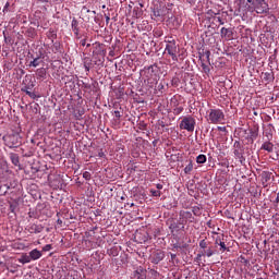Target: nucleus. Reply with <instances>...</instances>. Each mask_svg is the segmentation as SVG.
<instances>
[{
  "mask_svg": "<svg viewBox=\"0 0 279 279\" xmlns=\"http://www.w3.org/2000/svg\"><path fill=\"white\" fill-rule=\"evenodd\" d=\"M247 3L253 5V10L256 14H269V3L267 0H246Z\"/></svg>",
  "mask_w": 279,
  "mask_h": 279,
  "instance_id": "nucleus-1",
  "label": "nucleus"
},
{
  "mask_svg": "<svg viewBox=\"0 0 279 279\" xmlns=\"http://www.w3.org/2000/svg\"><path fill=\"white\" fill-rule=\"evenodd\" d=\"M3 141H4V145L7 147H10V149H14L16 147H21L22 145V138H21V135L19 134H11V135H5L3 137Z\"/></svg>",
  "mask_w": 279,
  "mask_h": 279,
  "instance_id": "nucleus-2",
  "label": "nucleus"
},
{
  "mask_svg": "<svg viewBox=\"0 0 279 279\" xmlns=\"http://www.w3.org/2000/svg\"><path fill=\"white\" fill-rule=\"evenodd\" d=\"M180 130H186V132H195V118L187 116L184 117L179 125Z\"/></svg>",
  "mask_w": 279,
  "mask_h": 279,
  "instance_id": "nucleus-3",
  "label": "nucleus"
},
{
  "mask_svg": "<svg viewBox=\"0 0 279 279\" xmlns=\"http://www.w3.org/2000/svg\"><path fill=\"white\" fill-rule=\"evenodd\" d=\"M208 117L210 123L214 124L221 123V121L226 120V114H223L221 109H210Z\"/></svg>",
  "mask_w": 279,
  "mask_h": 279,
  "instance_id": "nucleus-4",
  "label": "nucleus"
},
{
  "mask_svg": "<svg viewBox=\"0 0 279 279\" xmlns=\"http://www.w3.org/2000/svg\"><path fill=\"white\" fill-rule=\"evenodd\" d=\"M178 44H175V40H170L166 45V53L170 56L173 60V62H178Z\"/></svg>",
  "mask_w": 279,
  "mask_h": 279,
  "instance_id": "nucleus-5",
  "label": "nucleus"
},
{
  "mask_svg": "<svg viewBox=\"0 0 279 279\" xmlns=\"http://www.w3.org/2000/svg\"><path fill=\"white\" fill-rule=\"evenodd\" d=\"M149 260L154 265H158V263H160L161 260H165V252L160 250L154 251L150 254Z\"/></svg>",
  "mask_w": 279,
  "mask_h": 279,
  "instance_id": "nucleus-6",
  "label": "nucleus"
},
{
  "mask_svg": "<svg viewBox=\"0 0 279 279\" xmlns=\"http://www.w3.org/2000/svg\"><path fill=\"white\" fill-rule=\"evenodd\" d=\"M132 279H147V269L143 268V266L137 267L132 274Z\"/></svg>",
  "mask_w": 279,
  "mask_h": 279,
  "instance_id": "nucleus-7",
  "label": "nucleus"
},
{
  "mask_svg": "<svg viewBox=\"0 0 279 279\" xmlns=\"http://www.w3.org/2000/svg\"><path fill=\"white\" fill-rule=\"evenodd\" d=\"M32 88H34V82H32V76L26 75L25 80L23 81V87L21 88V90L22 93H25L27 95V93H29Z\"/></svg>",
  "mask_w": 279,
  "mask_h": 279,
  "instance_id": "nucleus-8",
  "label": "nucleus"
},
{
  "mask_svg": "<svg viewBox=\"0 0 279 279\" xmlns=\"http://www.w3.org/2000/svg\"><path fill=\"white\" fill-rule=\"evenodd\" d=\"M234 157L239 160L240 165L245 167V148L242 149H234L233 150Z\"/></svg>",
  "mask_w": 279,
  "mask_h": 279,
  "instance_id": "nucleus-9",
  "label": "nucleus"
},
{
  "mask_svg": "<svg viewBox=\"0 0 279 279\" xmlns=\"http://www.w3.org/2000/svg\"><path fill=\"white\" fill-rule=\"evenodd\" d=\"M43 230H45V227L43 225H36V223H31L27 229L29 234H40Z\"/></svg>",
  "mask_w": 279,
  "mask_h": 279,
  "instance_id": "nucleus-10",
  "label": "nucleus"
},
{
  "mask_svg": "<svg viewBox=\"0 0 279 279\" xmlns=\"http://www.w3.org/2000/svg\"><path fill=\"white\" fill-rule=\"evenodd\" d=\"M135 241L136 243H147V241H149V233L148 232H144V233H136L135 234Z\"/></svg>",
  "mask_w": 279,
  "mask_h": 279,
  "instance_id": "nucleus-11",
  "label": "nucleus"
},
{
  "mask_svg": "<svg viewBox=\"0 0 279 279\" xmlns=\"http://www.w3.org/2000/svg\"><path fill=\"white\" fill-rule=\"evenodd\" d=\"M36 77L39 80V82H45L47 80V69L39 68L36 70Z\"/></svg>",
  "mask_w": 279,
  "mask_h": 279,
  "instance_id": "nucleus-12",
  "label": "nucleus"
},
{
  "mask_svg": "<svg viewBox=\"0 0 279 279\" xmlns=\"http://www.w3.org/2000/svg\"><path fill=\"white\" fill-rule=\"evenodd\" d=\"M220 36L221 38H228L229 40H231V38H233L234 36V33L232 32V28L222 27L220 31Z\"/></svg>",
  "mask_w": 279,
  "mask_h": 279,
  "instance_id": "nucleus-13",
  "label": "nucleus"
},
{
  "mask_svg": "<svg viewBox=\"0 0 279 279\" xmlns=\"http://www.w3.org/2000/svg\"><path fill=\"white\" fill-rule=\"evenodd\" d=\"M72 31L74 32V35L76 36L77 39H80V22L75 17L72 20L71 24Z\"/></svg>",
  "mask_w": 279,
  "mask_h": 279,
  "instance_id": "nucleus-14",
  "label": "nucleus"
},
{
  "mask_svg": "<svg viewBox=\"0 0 279 279\" xmlns=\"http://www.w3.org/2000/svg\"><path fill=\"white\" fill-rule=\"evenodd\" d=\"M28 256H31V260H38L39 258H43V252L35 248L28 253Z\"/></svg>",
  "mask_w": 279,
  "mask_h": 279,
  "instance_id": "nucleus-15",
  "label": "nucleus"
},
{
  "mask_svg": "<svg viewBox=\"0 0 279 279\" xmlns=\"http://www.w3.org/2000/svg\"><path fill=\"white\" fill-rule=\"evenodd\" d=\"M9 157H10L12 165H14V167H21V160L19 158V154L10 153Z\"/></svg>",
  "mask_w": 279,
  "mask_h": 279,
  "instance_id": "nucleus-16",
  "label": "nucleus"
},
{
  "mask_svg": "<svg viewBox=\"0 0 279 279\" xmlns=\"http://www.w3.org/2000/svg\"><path fill=\"white\" fill-rule=\"evenodd\" d=\"M260 149H263L264 151H268V154H271L274 153V143L271 142H265Z\"/></svg>",
  "mask_w": 279,
  "mask_h": 279,
  "instance_id": "nucleus-17",
  "label": "nucleus"
},
{
  "mask_svg": "<svg viewBox=\"0 0 279 279\" xmlns=\"http://www.w3.org/2000/svg\"><path fill=\"white\" fill-rule=\"evenodd\" d=\"M46 36L49 40H51V43H53V40H56V38H58V33L56 32V29L50 28L47 33Z\"/></svg>",
  "mask_w": 279,
  "mask_h": 279,
  "instance_id": "nucleus-18",
  "label": "nucleus"
},
{
  "mask_svg": "<svg viewBox=\"0 0 279 279\" xmlns=\"http://www.w3.org/2000/svg\"><path fill=\"white\" fill-rule=\"evenodd\" d=\"M216 250H213V246H209L208 248L201 250V253H203V256H207V258H210V256H214L216 253Z\"/></svg>",
  "mask_w": 279,
  "mask_h": 279,
  "instance_id": "nucleus-19",
  "label": "nucleus"
},
{
  "mask_svg": "<svg viewBox=\"0 0 279 279\" xmlns=\"http://www.w3.org/2000/svg\"><path fill=\"white\" fill-rule=\"evenodd\" d=\"M40 64H43V58L36 57L33 58V61L29 62L28 66H34L36 69V66H40Z\"/></svg>",
  "mask_w": 279,
  "mask_h": 279,
  "instance_id": "nucleus-20",
  "label": "nucleus"
},
{
  "mask_svg": "<svg viewBox=\"0 0 279 279\" xmlns=\"http://www.w3.org/2000/svg\"><path fill=\"white\" fill-rule=\"evenodd\" d=\"M215 245L220 246V252H226L228 250V246H226V242L221 241L220 238L216 239Z\"/></svg>",
  "mask_w": 279,
  "mask_h": 279,
  "instance_id": "nucleus-21",
  "label": "nucleus"
},
{
  "mask_svg": "<svg viewBox=\"0 0 279 279\" xmlns=\"http://www.w3.org/2000/svg\"><path fill=\"white\" fill-rule=\"evenodd\" d=\"M168 225H169V230H171V232H175V230H178V228H180L178 222H175V220H173V219L168 220Z\"/></svg>",
  "mask_w": 279,
  "mask_h": 279,
  "instance_id": "nucleus-22",
  "label": "nucleus"
},
{
  "mask_svg": "<svg viewBox=\"0 0 279 279\" xmlns=\"http://www.w3.org/2000/svg\"><path fill=\"white\" fill-rule=\"evenodd\" d=\"M271 180V172H262V182H269Z\"/></svg>",
  "mask_w": 279,
  "mask_h": 279,
  "instance_id": "nucleus-23",
  "label": "nucleus"
},
{
  "mask_svg": "<svg viewBox=\"0 0 279 279\" xmlns=\"http://www.w3.org/2000/svg\"><path fill=\"white\" fill-rule=\"evenodd\" d=\"M263 77H264L265 82H274V73H271V72H265L263 74Z\"/></svg>",
  "mask_w": 279,
  "mask_h": 279,
  "instance_id": "nucleus-24",
  "label": "nucleus"
},
{
  "mask_svg": "<svg viewBox=\"0 0 279 279\" xmlns=\"http://www.w3.org/2000/svg\"><path fill=\"white\" fill-rule=\"evenodd\" d=\"M145 82L149 88H154V86L158 85V81L156 78H147Z\"/></svg>",
  "mask_w": 279,
  "mask_h": 279,
  "instance_id": "nucleus-25",
  "label": "nucleus"
},
{
  "mask_svg": "<svg viewBox=\"0 0 279 279\" xmlns=\"http://www.w3.org/2000/svg\"><path fill=\"white\" fill-rule=\"evenodd\" d=\"M208 245H210V242L206 241V239H203L199 241V248L201 250H208Z\"/></svg>",
  "mask_w": 279,
  "mask_h": 279,
  "instance_id": "nucleus-26",
  "label": "nucleus"
},
{
  "mask_svg": "<svg viewBox=\"0 0 279 279\" xmlns=\"http://www.w3.org/2000/svg\"><path fill=\"white\" fill-rule=\"evenodd\" d=\"M20 263H22L23 265L32 263V257L27 254L22 255V257L20 258Z\"/></svg>",
  "mask_w": 279,
  "mask_h": 279,
  "instance_id": "nucleus-27",
  "label": "nucleus"
},
{
  "mask_svg": "<svg viewBox=\"0 0 279 279\" xmlns=\"http://www.w3.org/2000/svg\"><path fill=\"white\" fill-rule=\"evenodd\" d=\"M248 138L251 140V143H254V141H256V138H258V131L251 130Z\"/></svg>",
  "mask_w": 279,
  "mask_h": 279,
  "instance_id": "nucleus-28",
  "label": "nucleus"
},
{
  "mask_svg": "<svg viewBox=\"0 0 279 279\" xmlns=\"http://www.w3.org/2000/svg\"><path fill=\"white\" fill-rule=\"evenodd\" d=\"M192 213L193 215H195V217H202V208H199L198 206L192 207Z\"/></svg>",
  "mask_w": 279,
  "mask_h": 279,
  "instance_id": "nucleus-29",
  "label": "nucleus"
},
{
  "mask_svg": "<svg viewBox=\"0 0 279 279\" xmlns=\"http://www.w3.org/2000/svg\"><path fill=\"white\" fill-rule=\"evenodd\" d=\"M196 162H197L198 165H204V162H206V155H198V156L196 157Z\"/></svg>",
  "mask_w": 279,
  "mask_h": 279,
  "instance_id": "nucleus-30",
  "label": "nucleus"
},
{
  "mask_svg": "<svg viewBox=\"0 0 279 279\" xmlns=\"http://www.w3.org/2000/svg\"><path fill=\"white\" fill-rule=\"evenodd\" d=\"M193 171V162H189V165L184 168V173H191Z\"/></svg>",
  "mask_w": 279,
  "mask_h": 279,
  "instance_id": "nucleus-31",
  "label": "nucleus"
},
{
  "mask_svg": "<svg viewBox=\"0 0 279 279\" xmlns=\"http://www.w3.org/2000/svg\"><path fill=\"white\" fill-rule=\"evenodd\" d=\"M150 194L153 197H160L162 193L158 190H150Z\"/></svg>",
  "mask_w": 279,
  "mask_h": 279,
  "instance_id": "nucleus-32",
  "label": "nucleus"
},
{
  "mask_svg": "<svg viewBox=\"0 0 279 279\" xmlns=\"http://www.w3.org/2000/svg\"><path fill=\"white\" fill-rule=\"evenodd\" d=\"M204 256V253L202 251L198 252L196 257L194 258L195 263H202V257Z\"/></svg>",
  "mask_w": 279,
  "mask_h": 279,
  "instance_id": "nucleus-33",
  "label": "nucleus"
},
{
  "mask_svg": "<svg viewBox=\"0 0 279 279\" xmlns=\"http://www.w3.org/2000/svg\"><path fill=\"white\" fill-rule=\"evenodd\" d=\"M234 149H245L243 145H241V142L235 141L233 144Z\"/></svg>",
  "mask_w": 279,
  "mask_h": 279,
  "instance_id": "nucleus-34",
  "label": "nucleus"
},
{
  "mask_svg": "<svg viewBox=\"0 0 279 279\" xmlns=\"http://www.w3.org/2000/svg\"><path fill=\"white\" fill-rule=\"evenodd\" d=\"M27 34H28V36H29L31 38H36V29L29 28V29L27 31Z\"/></svg>",
  "mask_w": 279,
  "mask_h": 279,
  "instance_id": "nucleus-35",
  "label": "nucleus"
},
{
  "mask_svg": "<svg viewBox=\"0 0 279 279\" xmlns=\"http://www.w3.org/2000/svg\"><path fill=\"white\" fill-rule=\"evenodd\" d=\"M202 69L205 73H210V66L204 63V61H202Z\"/></svg>",
  "mask_w": 279,
  "mask_h": 279,
  "instance_id": "nucleus-36",
  "label": "nucleus"
},
{
  "mask_svg": "<svg viewBox=\"0 0 279 279\" xmlns=\"http://www.w3.org/2000/svg\"><path fill=\"white\" fill-rule=\"evenodd\" d=\"M26 95H28V97H31V99H38V95H36V93L34 92H26Z\"/></svg>",
  "mask_w": 279,
  "mask_h": 279,
  "instance_id": "nucleus-37",
  "label": "nucleus"
},
{
  "mask_svg": "<svg viewBox=\"0 0 279 279\" xmlns=\"http://www.w3.org/2000/svg\"><path fill=\"white\" fill-rule=\"evenodd\" d=\"M17 206H19V203H16V202L11 203L10 204V211L14 213V210H16Z\"/></svg>",
  "mask_w": 279,
  "mask_h": 279,
  "instance_id": "nucleus-38",
  "label": "nucleus"
},
{
  "mask_svg": "<svg viewBox=\"0 0 279 279\" xmlns=\"http://www.w3.org/2000/svg\"><path fill=\"white\" fill-rule=\"evenodd\" d=\"M51 250H53V246L51 244H46L43 247V252H51Z\"/></svg>",
  "mask_w": 279,
  "mask_h": 279,
  "instance_id": "nucleus-39",
  "label": "nucleus"
},
{
  "mask_svg": "<svg viewBox=\"0 0 279 279\" xmlns=\"http://www.w3.org/2000/svg\"><path fill=\"white\" fill-rule=\"evenodd\" d=\"M155 89H156V90H159V93L162 94V90H165V84H162V83L157 84V86H156Z\"/></svg>",
  "mask_w": 279,
  "mask_h": 279,
  "instance_id": "nucleus-40",
  "label": "nucleus"
},
{
  "mask_svg": "<svg viewBox=\"0 0 279 279\" xmlns=\"http://www.w3.org/2000/svg\"><path fill=\"white\" fill-rule=\"evenodd\" d=\"M153 16H155V19H160V16H162V13H160V10H154Z\"/></svg>",
  "mask_w": 279,
  "mask_h": 279,
  "instance_id": "nucleus-41",
  "label": "nucleus"
},
{
  "mask_svg": "<svg viewBox=\"0 0 279 279\" xmlns=\"http://www.w3.org/2000/svg\"><path fill=\"white\" fill-rule=\"evenodd\" d=\"M204 56L206 57V60H207L208 64H210V50H206L204 52Z\"/></svg>",
  "mask_w": 279,
  "mask_h": 279,
  "instance_id": "nucleus-42",
  "label": "nucleus"
},
{
  "mask_svg": "<svg viewBox=\"0 0 279 279\" xmlns=\"http://www.w3.org/2000/svg\"><path fill=\"white\" fill-rule=\"evenodd\" d=\"M83 178H84V180H90V178H92V174H90V172H88V171H85L84 173H83Z\"/></svg>",
  "mask_w": 279,
  "mask_h": 279,
  "instance_id": "nucleus-43",
  "label": "nucleus"
},
{
  "mask_svg": "<svg viewBox=\"0 0 279 279\" xmlns=\"http://www.w3.org/2000/svg\"><path fill=\"white\" fill-rule=\"evenodd\" d=\"M190 5H196V3H201L202 0H185Z\"/></svg>",
  "mask_w": 279,
  "mask_h": 279,
  "instance_id": "nucleus-44",
  "label": "nucleus"
},
{
  "mask_svg": "<svg viewBox=\"0 0 279 279\" xmlns=\"http://www.w3.org/2000/svg\"><path fill=\"white\" fill-rule=\"evenodd\" d=\"M99 158H106V153L102 149L98 153Z\"/></svg>",
  "mask_w": 279,
  "mask_h": 279,
  "instance_id": "nucleus-45",
  "label": "nucleus"
},
{
  "mask_svg": "<svg viewBox=\"0 0 279 279\" xmlns=\"http://www.w3.org/2000/svg\"><path fill=\"white\" fill-rule=\"evenodd\" d=\"M116 119H121V111H114Z\"/></svg>",
  "mask_w": 279,
  "mask_h": 279,
  "instance_id": "nucleus-46",
  "label": "nucleus"
},
{
  "mask_svg": "<svg viewBox=\"0 0 279 279\" xmlns=\"http://www.w3.org/2000/svg\"><path fill=\"white\" fill-rule=\"evenodd\" d=\"M191 217H193V214H191V211H185V218L191 219Z\"/></svg>",
  "mask_w": 279,
  "mask_h": 279,
  "instance_id": "nucleus-47",
  "label": "nucleus"
},
{
  "mask_svg": "<svg viewBox=\"0 0 279 279\" xmlns=\"http://www.w3.org/2000/svg\"><path fill=\"white\" fill-rule=\"evenodd\" d=\"M9 8H10V2H7L3 8V12H8Z\"/></svg>",
  "mask_w": 279,
  "mask_h": 279,
  "instance_id": "nucleus-48",
  "label": "nucleus"
},
{
  "mask_svg": "<svg viewBox=\"0 0 279 279\" xmlns=\"http://www.w3.org/2000/svg\"><path fill=\"white\" fill-rule=\"evenodd\" d=\"M81 46H82V47H86V38H84V39L81 40Z\"/></svg>",
  "mask_w": 279,
  "mask_h": 279,
  "instance_id": "nucleus-49",
  "label": "nucleus"
},
{
  "mask_svg": "<svg viewBox=\"0 0 279 279\" xmlns=\"http://www.w3.org/2000/svg\"><path fill=\"white\" fill-rule=\"evenodd\" d=\"M219 132H226V126H218Z\"/></svg>",
  "mask_w": 279,
  "mask_h": 279,
  "instance_id": "nucleus-50",
  "label": "nucleus"
},
{
  "mask_svg": "<svg viewBox=\"0 0 279 279\" xmlns=\"http://www.w3.org/2000/svg\"><path fill=\"white\" fill-rule=\"evenodd\" d=\"M156 189H158V191H162L163 186H162V184L159 183L156 185Z\"/></svg>",
  "mask_w": 279,
  "mask_h": 279,
  "instance_id": "nucleus-51",
  "label": "nucleus"
},
{
  "mask_svg": "<svg viewBox=\"0 0 279 279\" xmlns=\"http://www.w3.org/2000/svg\"><path fill=\"white\" fill-rule=\"evenodd\" d=\"M173 277H174L175 279H181V278H182V275H178L177 272H174V274H173Z\"/></svg>",
  "mask_w": 279,
  "mask_h": 279,
  "instance_id": "nucleus-52",
  "label": "nucleus"
},
{
  "mask_svg": "<svg viewBox=\"0 0 279 279\" xmlns=\"http://www.w3.org/2000/svg\"><path fill=\"white\" fill-rule=\"evenodd\" d=\"M107 25L110 23V15H105Z\"/></svg>",
  "mask_w": 279,
  "mask_h": 279,
  "instance_id": "nucleus-53",
  "label": "nucleus"
},
{
  "mask_svg": "<svg viewBox=\"0 0 279 279\" xmlns=\"http://www.w3.org/2000/svg\"><path fill=\"white\" fill-rule=\"evenodd\" d=\"M175 258H178V255L171 253V260H175Z\"/></svg>",
  "mask_w": 279,
  "mask_h": 279,
  "instance_id": "nucleus-54",
  "label": "nucleus"
},
{
  "mask_svg": "<svg viewBox=\"0 0 279 279\" xmlns=\"http://www.w3.org/2000/svg\"><path fill=\"white\" fill-rule=\"evenodd\" d=\"M217 21H218V23H220V25H223V20H221V17H217Z\"/></svg>",
  "mask_w": 279,
  "mask_h": 279,
  "instance_id": "nucleus-55",
  "label": "nucleus"
},
{
  "mask_svg": "<svg viewBox=\"0 0 279 279\" xmlns=\"http://www.w3.org/2000/svg\"><path fill=\"white\" fill-rule=\"evenodd\" d=\"M183 110H184V108H182V107L178 108L177 109L178 114H180V112H182Z\"/></svg>",
  "mask_w": 279,
  "mask_h": 279,
  "instance_id": "nucleus-56",
  "label": "nucleus"
},
{
  "mask_svg": "<svg viewBox=\"0 0 279 279\" xmlns=\"http://www.w3.org/2000/svg\"><path fill=\"white\" fill-rule=\"evenodd\" d=\"M158 145V140L153 141V146L156 147Z\"/></svg>",
  "mask_w": 279,
  "mask_h": 279,
  "instance_id": "nucleus-57",
  "label": "nucleus"
},
{
  "mask_svg": "<svg viewBox=\"0 0 279 279\" xmlns=\"http://www.w3.org/2000/svg\"><path fill=\"white\" fill-rule=\"evenodd\" d=\"M85 70H86V71H90V66H88V65L85 64Z\"/></svg>",
  "mask_w": 279,
  "mask_h": 279,
  "instance_id": "nucleus-58",
  "label": "nucleus"
},
{
  "mask_svg": "<svg viewBox=\"0 0 279 279\" xmlns=\"http://www.w3.org/2000/svg\"><path fill=\"white\" fill-rule=\"evenodd\" d=\"M109 56H114V51H110V52H109Z\"/></svg>",
  "mask_w": 279,
  "mask_h": 279,
  "instance_id": "nucleus-59",
  "label": "nucleus"
},
{
  "mask_svg": "<svg viewBox=\"0 0 279 279\" xmlns=\"http://www.w3.org/2000/svg\"><path fill=\"white\" fill-rule=\"evenodd\" d=\"M150 69H154V65H149V66H148V71H150Z\"/></svg>",
  "mask_w": 279,
  "mask_h": 279,
  "instance_id": "nucleus-60",
  "label": "nucleus"
},
{
  "mask_svg": "<svg viewBox=\"0 0 279 279\" xmlns=\"http://www.w3.org/2000/svg\"><path fill=\"white\" fill-rule=\"evenodd\" d=\"M4 186H5V189H7V190H9V189H10L8 184H5Z\"/></svg>",
  "mask_w": 279,
  "mask_h": 279,
  "instance_id": "nucleus-61",
  "label": "nucleus"
},
{
  "mask_svg": "<svg viewBox=\"0 0 279 279\" xmlns=\"http://www.w3.org/2000/svg\"><path fill=\"white\" fill-rule=\"evenodd\" d=\"M174 247L178 250V247L182 248V246L174 245Z\"/></svg>",
  "mask_w": 279,
  "mask_h": 279,
  "instance_id": "nucleus-62",
  "label": "nucleus"
},
{
  "mask_svg": "<svg viewBox=\"0 0 279 279\" xmlns=\"http://www.w3.org/2000/svg\"><path fill=\"white\" fill-rule=\"evenodd\" d=\"M58 223H62V220L59 219V220H58Z\"/></svg>",
  "mask_w": 279,
  "mask_h": 279,
  "instance_id": "nucleus-63",
  "label": "nucleus"
},
{
  "mask_svg": "<svg viewBox=\"0 0 279 279\" xmlns=\"http://www.w3.org/2000/svg\"><path fill=\"white\" fill-rule=\"evenodd\" d=\"M86 47H90V44H87Z\"/></svg>",
  "mask_w": 279,
  "mask_h": 279,
  "instance_id": "nucleus-64",
  "label": "nucleus"
}]
</instances>
